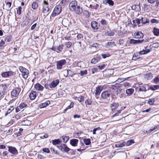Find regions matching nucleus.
I'll return each instance as SVG.
<instances>
[{"label":"nucleus","instance_id":"1","mask_svg":"<svg viewBox=\"0 0 159 159\" xmlns=\"http://www.w3.org/2000/svg\"><path fill=\"white\" fill-rule=\"evenodd\" d=\"M19 69L21 72V75L23 78L25 79H27L29 74L28 70L22 66H20L19 67Z\"/></svg>","mask_w":159,"mask_h":159},{"label":"nucleus","instance_id":"2","mask_svg":"<svg viewBox=\"0 0 159 159\" xmlns=\"http://www.w3.org/2000/svg\"><path fill=\"white\" fill-rule=\"evenodd\" d=\"M62 10L61 6V5L57 6L54 8L51 16L54 17L59 14Z\"/></svg>","mask_w":159,"mask_h":159},{"label":"nucleus","instance_id":"3","mask_svg":"<svg viewBox=\"0 0 159 159\" xmlns=\"http://www.w3.org/2000/svg\"><path fill=\"white\" fill-rule=\"evenodd\" d=\"M21 91V89L19 88H16L13 89L11 92V95L13 98L17 97Z\"/></svg>","mask_w":159,"mask_h":159},{"label":"nucleus","instance_id":"4","mask_svg":"<svg viewBox=\"0 0 159 159\" xmlns=\"http://www.w3.org/2000/svg\"><path fill=\"white\" fill-rule=\"evenodd\" d=\"M66 64L65 60L63 59L58 61L57 62V68L58 70H61L62 68V66Z\"/></svg>","mask_w":159,"mask_h":159},{"label":"nucleus","instance_id":"5","mask_svg":"<svg viewBox=\"0 0 159 159\" xmlns=\"http://www.w3.org/2000/svg\"><path fill=\"white\" fill-rule=\"evenodd\" d=\"M58 147L62 152H67L70 150L66 145L65 144H62L59 146H58Z\"/></svg>","mask_w":159,"mask_h":159},{"label":"nucleus","instance_id":"6","mask_svg":"<svg viewBox=\"0 0 159 159\" xmlns=\"http://www.w3.org/2000/svg\"><path fill=\"white\" fill-rule=\"evenodd\" d=\"M77 6V2L75 0L72 1L69 4L70 9L71 11H74Z\"/></svg>","mask_w":159,"mask_h":159},{"label":"nucleus","instance_id":"7","mask_svg":"<svg viewBox=\"0 0 159 159\" xmlns=\"http://www.w3.org/2000/svg\"><path fill=\"white\" fill-rule=\"evenodd\" d=\"M8 151L13 155H17L18 154V152L16 149L14 147L8 146Z\"/></svg>","mask_w":159,"mask_h":159},{"label":"nucleus","instance_id":"8","mask_svg":"<svg viewBox=\"0 0 159 159\" xmlns=\"http://www.w3.org/2000/svg\"><path fill=\"white\" fill-rule=\"evenodd\" d=\"M110 95V92L109 91H105L101 94V97L102 99H106L109 98Z\"/></svg>","mask_w":159,"mask_h":159},{"label":"nucleus","instance_id":"9","mask_svg":"<svg viewBox=\"0 0 159 159\" xmlns=\"http://www.w3.org/2000/svg\"><path fill=\"white\" fill-rule=\"evenodd\" d=\"M44 5L43 6V12L44 13H47L49 11V8L48 7V3L45 1H44Z\"/></svg>","mask_w":159,"mask_h":159},{"label":"nucleus","instance_id":"10","mask_svg":"<svg viewBox=\"0 0 159 159\" xmlns=\"http://www.w3.org/2000/svg\"><path fill=\"white\" fill-rule=\"evenodd\" d=\"M101 58V57L98 55L95 56L94 58L91 60V62L92 64H95L98 62Z\"/></svg>","mask_w":159,"mask_h":159},{"label":"nucleus","instance_id":"11","mask_svg":"<svg viewBox=\"0 0 159 159\" xmlns=\"http://www.w3.org/2000/svg\"><path fill=\"white\" fill-rule=\"evenodd\" d=\"M59 80H53L50 84L49 86L51 88H55L59 83Z\"/></svg>","mask_w":159,"mask_h":159},{"label":"nucleus","instance_id":"12","mask_svg":"<svg viewBox=\"0 0 159 159\" xmlns=\"http://www.w3.org/2000/svg\"><path fill=\"white\" fill-rule=\"evenodd\" d=\"M13 75V72L12 71L3 72L1 74L2 76L3 77H7Z\"/></svg>","mask_w":159,"mask_h":159},{"label":"nucleus","instance_id":"13","mask_svg":"<svg viewBox=\"0 0 159 159\" xmlns=\"http://www.w3.org/2000/svg\"><path fill=\"white\" fill-rule=\"evenodd\" d=\"M100 45L97 43L92 44L90 47L91 49L93 50V52L96 51L99 48Z\"/></svg>","mask_w":159,"mask_h":159},{"label":"nucleus","instance_id":"14","mask_svg":"<svg viewBox=\"0 0 159 159\" xmlns=\"http://www.w3.org/2000/svg\"><path fill=\"white\" fill-rule=\"evenodd\" d=\"M91 26L92 28L94 30H97L98 28L99 25L96 21H93L91 22Z\"/></svg>","mask_w":159,"mask_h":159},{"label":"nucleus","instance_id":"15","mask_svg":"<svg viewBox=\"0 0 159 159\" xmlns=\"http://www.w3.org/2000/svg\"><path fill=\"white\" fill-rule=\"evenodd\" d=\"M103 90V87L100 86L96 87L95 89V94L96 96L99 95Z\"/></svg>","mask_w":159,"mask_h":159},{"label":"nucleus","instance_id":"16","mask_svg":"<svg viewBox=\"0 0 159 159\" xmlns=\"http://www.w3.org/2000/svg\"><path fill=\"white\" fill-rule=\"evenodd\" d=\"M37 93L36 92L33 91L31 92L29 95V98L30 100H33L37 96Z\"/></svg>","mask_w":159,"mask_h":159},{"label":"nucleus","instance_id":"17","mask_svg":"<svg viewBox=\"0 0 159 159\" xmlns=\"http://www.w3.org/2000/svg\"><path fill=\"white\" fill-rule=\"evenodd\" d=\"M78 142L77 139H74L70 140V143L72 146L75 147L77 146Z\"/></svg>","mask_w":159,"mask_h":159},{"label":"nucleus","instance_id":"18","mask_svg":"<svg viewBox=\"0 0 159 159\" xmlns=\"http://www.w3.org/2000/svg\"><path fill=\"white\" fill-rule=\"evenodd\" d=\"M75 12L78 14H81L83 12V10L81 7L80 6L77 7L74 11Z\"/></svg>","mask_w":159,"mask_h":159},{"label":"nucleus","instance_id":"19","mask_svg":"<svg viewBox=\"0 0 159 159\" xmlns=\"http://www.w3.org/2000/svg\"><path fill=\"white\" fill-rule=\"evenodd\" d=\"M143 34L140 31H139L134 34L135 38L136 39L143 38Z\"/></svg>","mask_w":159,"mask_h":159},{"label":"nucleus","instance_id":"20","mask_svg":"<svg viewBox=\"0 0 159 159\" xmlns=\"http://www.w3.org/2000/svg\"><path fill=\"white\" fill-rule=\"evenodd\" d=\"M35 88L39 91H43L44 87L40 84H36L34 85Z\"/></svg>","mask_w":159,"mask_h":159},{"label":"nucleus","instance_id":"21","mask_svg":"<svg viewBox=\"0 0 159 159\" xmlns=\"http://www.w3.org/2000/svg\"><path fill=\"white\" fill-rule=\"evenodd\" d=\"M126 142L124 141L118 142L116 144L115 146L116 148L122 147L125 145Z\"/></svg>","mask_w":159,"mask_h":159},{"label":"nucleus","instance_id":"22","mask_svg":"<svg viewBox=\"0 0 159 159\" xmlns=\"http://www.w3.org/2000/svg\"><path fill=\"white\" fill-rule=\"evenodd\" d=\"M119 106L118 103L115 102H113L110 105V107L111 108L112 111H113L117 108Z\"/></svg>","mask_w":159,"mask_h":159},{"label":"nucleus","instance_id":"23","mask_svg":"<svg viewBox=\"0 0 159 159\" xmlns=\"http://www.w3.org/2000/svg\"><path fill=\"white\" fill-rule=\"evenodd\" d=\"M146 86H139L138 87L137 89L138 90V93L140 92H146L147 90L146 88Z\"/></svg>","mask_w":159,"mask_h":159},{"label":"nucleus","instance_id":"24","mask_svg":"<svg viewBox=\"0 0 159 159\" xmlns=\"http://www.w3.org/2000/svg\"><path fill=\"white\" fill-rule=\"evenodd\" d=\"M103 3L105 5L108 4L111 6H113L114 5V2L112 0H105L103 1Z\"/></svg>","mask_w":159,"mask_h":159},{"label":"nucleus","instance_id":"25","mask_svg":"<svg viewBox=\"0 0 159 159\" xmlns=\"http://www.w3.org/2000/svg\"><path fill=\"white\" fill-rule=\"evenodd\" d=\"M50 102L49 101H47L45 102L41 103L39 106V107L41 108H43L46 107L48 105Z\"/></svg>","mask_w":159,"mask_h":159},{"label":"nucleus","instance_id":"26","mask_svg":"<svg viewBox=\"0 0 159 159\" xmlns=\"http://www.w3.org/2000/svg\"><path fill=\"white\" fill-rule=\"evenodd\" d=\"M2 86L3 88L2 91H0V97H2L4 94L5 93V90L7 88V85L6 84H2Z\"/></svg>","mask_w":159,"mask_h":159},{"label":"nucleus","instance_id":"27","mask_svg":"<svg viewBox=\"0 0 159 159\" xmlns=\"http://www.w3.org/2000/svg\"><path fill=\"white\" fill-rule=\"evenodd\" d=\"M134 91L133 89L130 88L126 90V93L127 94V96H129L131 95Z\"/></svg>","mask_w":159,"mask_h":159},{"label":"nucleus","instance_id":"28","mask_svg":"<svg viewBox=\"0 0 159 159\" xmlns=\"http://www.w3.org/2000/svg\"><path fill=\"white\" fill-rule=\"evenodd\" d=\"M51 141L53 144L54 145L60 144L61 142V140L59 139L52 140Z\"/></svg>","mask_w":159,"mask_h":159},{"label":"nucleus","instance_id":"29","mask_svg":"<svg viewBox=\"0 0 159 159\" xmlns=\"http://www.w3.org/2000/svg\"><path fill=\"white\" fill-rule=\"evenodd\" d=\"M30 20V19H26L24 20L21 24V27H24L27 25L29 22Z\"/></svg>","mask_w":159,"mask_h":159},{"label":"nucleus","instance_id":"30","mask_svg":"<svg viewBox=\"0 0 159 159\" xmlns=\"http://www.w3.org/2000/svg\"><path fill=\"white\" fill-rule=\"evenodd\" d=\"M153 32L156 36H159V29L154 27L153 28Z\"/></svg>","mask_w":159,"mask_h":159},{"label":"nucleus","instance_id":"31","mask_svg":"<svg viewBox=\"0 0 159 159\" xmlns=\"http://www.w3.org/2000/svg\"><path fill=\"white\" fill-rule=\"evenodd\" d=\"M153 78V75L152 73H148L146 74L145 75V78L147 79L148 80L151 79Z\"/></svg>","mask_w":159,"mask_h":159},{"label":"nucleus","instance_id":"32","mask_svg":"<svg viewBox=\"0 0 159 159\" xmlns=\"http://www.w3.org/2000/svg\"><path fill=\"white\" fill-rule=\"evenodd\" d=\"M105 34L108 36H113L115 34L113 30H109L105 32Z\"/></svg>","mask_w":159,"mask_h":159},{"label":"nucleus","instance_id":"33","mask_svg":"<svg viewBox=\"0 0 159 159\" xmlns=\"http://www.w3.org/2000/svg\"><path fill=\"white\" fill-rule=\"evenodd\" d=\"M150 89L152 91H154L159 89V85H154L151 86Z\"/></svg>","mask_w":159,"mask_h":159},{"label":"nucleus","instance_id":"34","mask_svg":"<svg viewBox=\"0 0 159 159\" xmlns=\"http://www.w3.org/2000/svg\"><path fill=\"white\" fill-rule=\"evenodd\" d=\"M87 73V70H81L79 73V74L81 76H84L86 75Z\"/></svg>","mask_w":159,"mask_h":159},{"label":"nucleus","instance_id":"35","mask_svg":"<svg viewBox=\"0 0 159 159\" xmlns=\"http://www.w3.org/2000/svg\"><path fill=\"white\" fill-rule=\"evenodd\" d=\"M150 52V50L149 49H146L139 52V54L141 55H144L149 52Z\"/></svg>","mask_w":159,"mask_h":159},{"label":"nucleus","instance_id":"36","mask_svg":"<svg viewBox=\"0 0 159 159\" xmlns=\"http://www.w3.org/2000/svg\"><path fill=\"white\" fill-rule=\"evenodd\" d=\"M12 37L10 35L4 37V40L6 42H10L11 41Z\"/></svg>","mask_w":159,"mask_h":159},{"label":"nucleus","instance_id":"37","mask_svg":"<svg viewBox=\"0 0 159 159\" xmlns=\"http://www.w3.org/2000/svg\"><path fill=\"white\" fill-rule=\"evenodd\" d=\"M83 141L84 143L86 145H89L91 143L90 139H84Z\"/></svg>","mask_w":159,"mask_h":159},{"label":"nucleus","instance_id":"38","mask_svg":"<svg viewBox=\"0 0 159 159\" xmlns=\"http://www.w3.org/2000/svg\"><path fill=\"white\" fill-rule=\"evenodd\" d=\"M85 103L86 104V107H87L88 105H90L92 104V102L90 99H88L85 101Z\"/></svg>","mask_w":159,"mask_h":159},{"label":"nucleus","instance_id":"39","mask_svg":"<svg viewBox=\"0 0 159 159\" xmlns=\"http://www.w3.org/2000/svg\"><path fill=\"white\" fill-rule=\"evenodd\" d=\"M134 143V140L130 139L127 141L126 143L127 146H129Z\"/></svg>","mask_w":159,"mask_h":159},{"label":"nucleus","instance_id":"40","mask_svg":"<svg viewBox=\"0 0 159 159\" xmlns=\"http://www.w3.org/2000/svg\"><path fill=\"white\" fill-rule=\"evenodd\" d=\"M23 123V125H30L31 124V121L27 120H24Z\"/></svg>","mask_w":159,"mask_h":159},{"label":"nucleus","instance_id":"41","mask_svg":"<svg viewBox=\"0 0 159 159\" xmlns=\"http://www.w3.org/2000/svg\"><path fill=\"white\" fill-rule=\"evenodd\" d=\"M155 99L154 98L150 99L148 102V103L150 105H153L155 102Z\"/></svg>","mask_w":159,"mask_h":159},{"label":"nucleus","instance_id":"42","mask_svg":"<svg viewBox=\"0 0 159 159\" xmlns=\"http://www.w3.org/2000/svg\"><path fill=\"white\" fill-rule=\"evenodd\" d=\"M63 141L64 143H66L69 139V137L66 136H63L62 137Z\"/></svg>","mask_w":159,"mask_h":159},{"label":"nucleus","instance_id":"43","mask_svg":"<svg viewBox=\"0 0 159 159\" xmlns=\"http://www.w3.org/2000/svg\"><path fill=\"white\" fill-rule=\"evenodd\" d=\"M38 7V4L36 2H34L32 5V7L34 9H36Z\"/></svg>","mask_w":159,"mask_h":159},{"label":"nucleus","instance_id":"44","mask_svg":"<svg viewBox=\"0 0 159 159\" xmlns=\"http://www.w3.org/2000/svg\"><path fill=\"white\" fill-rule=\"evenodd\" d=\"M61 3L64 6L67 4L69 2V0H60Z\"/></svg>","mask_w":159,"mask_h":159},{"label":"nucleus","instance_id":"45","mask_svg":"<svg viewBox=\"0 0 159 159\" xmlns=\"http://www.w3.org/2000/svg\"><path fill=\"white\" fill-rule=\"evenodd\" d=\"M153 81L155 84H159V77L158 76L155 77L153 79Z\"/></svg>","mask_w":159,"mask_h":159},{"label":"nucleus","instance_id":"46","mask_svg":"<svg viewBox=\"0 0 159 159\" xmlns=\"http://www.w3.org/2000/svg\"><path fill=\"white\" fill-rule=\"evenodd\" d=\"M148 41H144V39H142V40L138 39V40H136L137 44H139V43H143V42H144L145 43V42H148Z\"/></svg>","mask_w":159,"mask_h":159},{"label":"nucleus","instance_id":"47","mask_svg":"<svg viewBox=\"0 0 159 159\" xmlns=\"http://www.w3.org/2000/svg\"><path fill=\"white\" fill-rule=\"evenodd\" d=\"M74 105V103L73 102H71L70 105H69L66 109L64 110L65 111H66L67 110L70 109L71 108L73 107Z\"/></svg>","mask_w":159,"mask_h":159},{"label":"nucleus","instance_id":"48","mask_svg":"<svg viewBox=\"0 0 159 159\" xmlns=\"http://www.w3.org/2000/svg\"><path fill=\"white\" fill-rule=\"evenodd\" d=\"M63 21V19L61 17H59L56 20V21L57 22L60 23H62Z\"/></svg>","mask_w":159,"mask_h":159},{"label":"nucleus","instance_id":"49","mask_svg":"<svg viewBox=\"0 0 159 159\" xmlns=\"http://www.w3.org/2000/svg\"><path fill=\"white\" fill-rule=\"evenodd\" d=\"M22 11V8L20 7H19L17 10V14L20 15Z\"/></svg>","mask_w":159,"mask_h":159},{"label":"nucleus","instance_id":"50","mask_svg":"<svg viewBox=\"0 0 159 159\" xmlns=\"http://www.w3.org/2000/svg\"><path fill=\"white\" fill-rule=\"evenodd\" d=\"M65 45L67 48H69L71 46L72 43L70 42H68L65 43Z\"/></svg>","mask_w":159,"mask_h":159},{"label":"nucleus","instance_id":"51","mask_svg":"<svg viewBox=\"0 0 159 159\" xmlns=\"http://www.w3.org/2000/svg\"><path fill=\"white\" fill-rule=\"evenodd\" d=\"M27 105L24 103H22L20 105L19 107L20 109H23V108L26 107Z\"/></svg>","mask_w":159,"mask_h":159},{"label":"nucleus","instance_id":"52","mask_svg":"<svg viewBox=\"0 0 159 159\" xmlns=\"http://www.w3.org/2000/svg\"><path fill=\"white\" fill-rule=\"evenodd\" d=\"M136 40L131 39L130 40V43L131 44H137Z\"/></svg>","mask_w":159,"mask_h":159},{"label":"nucleus","instance_id":"53","mask_svg":"<svg viewBox=\"0 0 159 159\" xmlns=\"http://www.w3.org/2000/svg\"><path fill=\"white\" fill-rule=\"evenodd\" d=\"M140 20V21H141V22L143 24H145L147 23H149V21L148 20H147L146 21H143V17H141V19H139Z\"/></svg>","mask_w":159,"mask_h":159},{"label":"nucleus","instance_id":"54","mask_svg":"<svg viewBox=\"0 0 159 159\" xmlns=\"http://www.w3.org/2000/svg\"><path fill=\"white\" fill-rule=\"evenodd\" d=\"M100 22L103 25H107V21L105 20L102 19L100 21Z\"/></svg>","mask_w":159,"mask_h":159},{"label":"nucleus","instance_id":"55","mask_svg":"<svg viewBox=\"0 0 159 159\" xmlns=\"http://www.w3.org/2000/svg\"><path fill=\"white\" fill-rule=\"evenodd\" d=\"M110 56L109 53H107L106 54H102V57L103 58H105L107 57H109Z\"/></svg>","mask_w":159,"mask_h":159},{"label":"nucleus","instance_id":"56","mask_svg":"<svg viewBox=\"0 0 159 159\" xmlns=\"http://www.w3.org/2000/svg\"><path fill=\"white\" fill-rule=\"evenodd\" d=\"M84 99V98L83 96H80V97L78 98L77 100L78 101L80 102H81L82 101H83Z\"/></svg>","mask_w":159,"mask_h":159},{"label":"nucleus","instance_id":"57","mask_svg":"<svg viewBox=\"0 0 159 159\" xmlns=\"http://www.w3.org/2000/svg\"><path fill=\"white\" fill-rule=\"evenodd\" d=\"M151 22L152 23H156L158 22L159 20L155 19H153L151 20Z\"/></svg>","mask_w":159,"mask_h":159},{"label":"nucleus","instance_id":"58","mask_svg":"<svg viewBox=\"0 0 159 159\" xmlns=\"http://www.w3.org/2000/svg\"><path fill=\"white\" fill-rule=\"evenodd\" d=\"M4 44V41L3 40H1L0 42V48H2Z\"/></svg>","mask_w":159,"mask_h":159},{"label":"nucleus","instance_id":"59","mask_svg":"<svg viewBox=\"0 0 159 159\" xmlns=\"http://www.w3.org/2000/svg\"><path fill=\"white\" fill-rule=\"evenodd\" d=\"M137 7H139L140 8V6L139 5H133L131 7L132 9L133 10H136V9Z\"/></svg>","mask_w":159,"mask_h":159},{"label":"nucleus","instance_id":"60","mask_svg":"<svg viewBox=\"0 0 159 159\" xmlns=\"http://www.w3.org/2000/svg\"><path fill=\"white\" fill-rule=\"evenodd\" d=\"M43 152L47 153L50 152L48 148H43Z\"/></svg>","mask_w":159,"mask_h":159},{"label":"nucleus","instance_id":"61","mask_svg":"<svg viewBox=\"0 0 159 159\" xmlns=\"http://www.w3.org/2000/svg\"><path fill=\"white\" fill-rule=\"evenodd\" d=\"M152 47L154 48H158L159 47V43H155L152 44Z\"/></svg>","mask_w":159,"mask_h":159},{"label":"nucleus","instance_id":"62","mask_svg":"<svg viewBox=\"0 0 159 159\" xmlns=\"http://www.w3.org/2000/svg\"><path fill=\"white\" fill-rule=\"evenodd\" d=\"M121 111V110L118 111L116 112L113 115V116L114 117L118 116V114L120 113Z\"/></svg>","mask_w":159,"mask_h":159},{"label":"nucleus","instance_id":"63","mask_svg":"<svg viewBox=\"0 0 159 159\" xmlns=\"http://www.w3.org/2000/svg\"><path fill=\"white\" fill-rule=\"evenodd\" d=\"M83 37V35L81 34H79L77 36V38L78 39H81V38H82Z\"/></svg>","mask_w":159,"mask_h":159},{"label":"nucleus","instance_id":"64","mask_svg":"<svg viewBox=\"0 0 159 159\" xmlns=\"http://www.w3.org/2000/svg\"><path fill=\"white\" fill-rule=\"evenodd\" d=\"M11 3L10 2H7L6 3V6L8 8L10 7L11 6Z\"/></svg>","mask_w":159,"mask_h":159}]
</instances>
